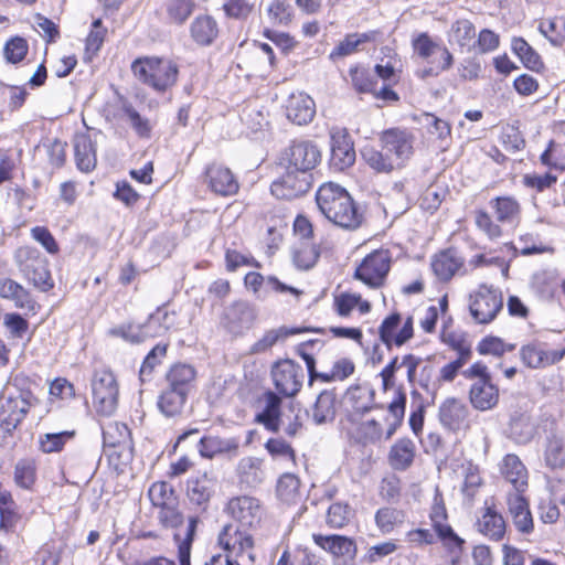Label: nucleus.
<instances>
[{"instance_id":"72a5a7b5","label":"nucleus","mask_w":565,"mask_h":565,"mask_svg":"<svg viewBox=\"0 0 565 565\" xmlns=\"http://www.w3.org/2000/svg\"><path fill=\"white\" fill-rule=\"evenodd\" d=\"M238 441L235 438H221L217 436L203 437L199 441V452L202 457L212 459L220 454L236 452Z\"/></svg>"},{"instance_id":"393cba45","label":"nucleus","mask_w":565,"mask_h":565,"mask_svg":"<svg viewBox=\"0 0 565 565\" xmlns=\"http://www.w3.org/2000/svg\"><path fill=\"white\" fill-rule=\"evenodd\" d=\"M315 543L335 557L353 559L356 555V544L352 539L342 535L313 534Z\"/></svg>"},{"instance_id":"a19ab883","label":"nucleus","mask_w":565,"mask_h":565,"mask_svg":"<svg viewBox=\"0 0 565 565\" xmlns=\"http://www.w3.org/2000/svg\"><path fill=\"white\" fill-rule=\"evenodd\" d=\"M237 475L241 482L248 487H256L265 479L262 460L254 457L242 458L237 465Z\"/></svg>"},{"instance_id":"b1692460","label":"nucleus","mask_w":565,"mask_h":565,"mask_svg":"<svg viewBox=\"0 0 565 565\" xmlns=\"http://www.w3.org/2000/svg\"><path fill=\"white\" fill-rule=\"evenodd\" d=\"M523 493L518 491L508 493L507 504L515 527L522 533H530L533 530V519Z\"/></svg>"},{"instance_id":"0eeeda50","label":"nucleus","mask_w":565,"mask_h":565,"mask_svg":"<svg viewBox=\"0 0 565 565\" xmlns=\"http://www.w3.org/2000/svg\"><path fill=\"white\" fill-rule=\"evenodd\" d=\"M92 392L96 412L104 416L113 415L117 408L119 395L115 375L108 370L95 371Z\"/></svg>"},{"instance_id":"a18cd8bd","label":"nucleus","mask_w":565,"mask_h":565,"mask_svg":"<svg viewBox=\"0 0 565 565\" xmlns=\"http://www.w3.org/2000/svg\"><path fill=\"white\" fill-rule=\"evenodd\" d=\"M299 488V479L292 473H285L278 480L277 495L282 502L295 504L301 499Z\"/></svg>"},{"instance_id":"1a4fd4ad","label":"nucleus","mask_w":565,"mask_h":565,"mask_svg":"<svg viewBox=\"0 0 565 565\" xmlns=\"http://www.w3.org/2000/svg\"><path fill=\"white\" fill-rule=\"evenodd\" d=\"M279 177L270 191L278 199L292 200L306 194L312 184V173L288 167H278Z\"/></svg>"},{"instance_id":"f3484780","label":"nucleus","mask_w":565,"mask_h":565,"mask_svg":"<svg viewBox=\"0 0 565 565\" xmlns=\"http://www.w3.org/2000/svg\"><path fill=\"white\" fill-rule=\"evenodd\" d=\"M256 319L255 310L246 302H235L227 308L224 326L234 335H242L249 330Z\"/></svg>"},{"instance_id":"58836bf2","label":"nucleus","mask_w":565,"mask_h":565,"mask_svg":"<svg viewBox=\"0 0 565 565\" xmlns=\"http://www.w3.org/2000/svg\"><path fill=\"white\" fill-rule=\"evenodd\" d=\"M311 415L317 425L333 420L335 416V394L332 391L321 392L312 406Z\"/></svg>"},{"instance_id":"4c0bfd02","label":"nucleus","mask_w":565,"mask_h":565,"mask_svg":"<svg viewBox=\"0 0 565 565\" xmlns=\"http://www.w3.org/2000/svg\"><path fill=\"white\" fill-rule=\"evenodd\" d=\"M511 49L526 68L534 72L544 68V63L539 53L523 38H513Z\"/></svg>"},{"instance_id":"5701e85b","label":"nucleus","mask_w":565,"mask_h":565,"mask_svg":"<svg viewBox=\"0 0 565 565\" xmlns=\"http://www.w3.org/2000/svg\"><path fill=\"white\" fill-rule=\"evenodd\" d=\"M192 41L202 47L211 46L220 34L217 21L210 14H199L190 24Z\"/></svg>"},{"instance_id":"a878e982","label":"nucleus","mask_w":565,"mask_h":565,"mask_svg":"<svg viewBox=\"0 0 565 565\" xmlns=\"http://www.w3.org/2000/svg\"><path fill=\"white\" fill-rule=\"evenodd\" d=\"M463 266V258L460 257L456 249H446L435 255L431 260V268L438 279L448 281Z\"/></svg>"},{"instance_id":"7ed1b4c3","label":"nucleus","mask_w":565,"mask_h":565,"mask_svg":"<svg viewBox=\"0 0 565 565\" xmlns=\"http://www.w3.org/2000/svg\"><path fill=\"white\" fill-rule=\"evenodd\" d=\"M14 260L22 276L35 288L46 291L53 287L47 259L36 248L30 246L18 248Z\"/></svg>"},{"instance_id":"69168bd1","label":"nucleus","mask_w":565,"mask_h":565,"mask_svg":"<svg viewBox=\"0 0 565 565\" xmlns=\"http://www.w3.org/2000/svg\"><path fill=\"white\" fill-rule=\"evenodd\" d=\"M476 35L475 25L469 20H458L452 25V38L460 46H466Z\"/></svg>"},{"instance_id":"8fccbe9b","label":"nucleus","mask_w":565,"mask_h":565,"mask_svg":"<svg viewBox=\"0 0 565 565\" xmlns=\"http://www.w3.org/2000/svg\"><path fill=\"white\" fill-rule=\"evenodd\" d=\"M352 434L359 443L369 445L381 440L383 429L375 419H369L358 424Z\"/></svg>"},{"instance_id":"412c9836","label":"nucleus","mask_w":565,"mask_h":565,"mask_svg":"<svg viewBox=\"0 0 565 565\" xmlns=\"http://www.w3.org/2000/svg\"><path fill=\"white\" fill-rule=\"evenodd\" d=\"M103 439L105 447L119 448V456L125 459L131 458L132 440L130 430L122 423L110 422L103 427Z\"/></svg>"},{"instance_id":"a211bd4d","label":"nucleus","mask_w":565,"mask_h":565,"mask_svg":"<svg viewBox=\"0 0 565 565\" xmlns=\"http://www.w3.org/2000/svg\"><path fill=\"white\" fill-rule=\"evenodd\" d=\"M206 181L210 189L222 196L234 195L238 191V182L227 167L212 163L206 169Z\"/></svg>"},{"instance_id":"bb28decb","label":"nucleus","mask_w":565,"mask_h":565,"mask_svg":"<svg viewBox=\"0 0 565 565\" xmlns=\"http://www.w3.org/2000/svg\"><path fill=\"white\" fill-rule=\"evenodd\" d=\"M265 402L266 406L257 415V422L263 424L268 430L278 431L280 426H285V418L290 419V416L280 409L281 399L275 393H267Z\"/></svg>"},{"instance_id":"20e7f679","label":"nucleus","mask_w":565,"mask_h":565,"mask_svg":"<svg viewBox=\"0 0 565 565\" xmlns=\"http://www.w3.org/2000/svg\"><path fill=\"white\" fill-rule=\"evenodd\" d=\"M31 393L21 390L14 383L8 382L0 393V426L6 431H11L22 422L26 415Z\"/></svg>"},{"instance_id":"5fc2aeb1","label":"nucleus","mask_w":565,"mask_h":565,"mask_svg":"<svg viewBox=\"0 0 565 565\" xmlns=\"http://www.w3.org/2000/svg\"><path fill=\"white\" fill-rule=\"evenodd\" d=\"M29 52L28 41L19 35L9 39L3 46V56L10 64L22 62Z\"/></svg>"},{"instance_id":"603ef678","label":"nucleus","mask_w":565,"mask_h":565,"mask_svg":"<svg viewBox=\"0 0 565 565\" xmlns=\"http://www.w3.org/2000/svg\"><path fill=\"white\" fill-rule=\"evenodd\" d=\"M194 9V0H169L167 3L168 18L178 25H182L193 13Z\"/></svg>"},{"instance_id":"c03bdc74","label":"nucleus","mask_w":565,"mask_h":565,"mask_svg":"<svg viewBox=\"0 0 565 565\" xmlns=\"http://www.w3.org/2000/svg\"><path fill=\"white\" fill-rule=\"evenodd\" d=\"M361 156L364 162L377 172L388 173L397 168L395 161L386 151L383 153L372 146L363 147Z\"/></svg>"},{"instance_id":"c756f323","label":"nucleus","mask_w":565,"mask_h":565,"mask_svg":"<svg viewBox=\"0 0 565 565\" xmlns=\"http://www.w3.org/2000/svg\"><path fill=\"white\" fill-rule=\"evenodd\" d=\"M497 222L501 224H516L521 217V205L513 196H497L489 202Z\"/></svg>"},{"instance_id":"774afa93","label":"nucleus","mask_w":565,"mask_h":565,"mask_svg":"<svg viewBox=\"0 0 565 565\" xmlns=\"http://www.w3.org/2000/svg\"><path fill=\"white\" fill-rule=\"evenodd\" d=\"M158 519L164 527L178 529L183 524L184 518L179 510V504H172L160 509Z\"/></svg>"},{"instance_id":"09e8293b","label":"nucleus","mask_w":565,"mask_h":565,"mask_svg":"<svg viewBox=\"0 0 565 565\" xmlns=\"http://www.w3.org/2000/svg\"><path fill=\"white\" fill-rule=\"evenodd\" d=\"M319 257L318 247L311 242H298L292 250L295 265L300 269L311 268Z\"/></svg>"},{"instance_id":"3c124183","label":"nucleus","mask_w":565,"mask_h":565,"mask_svg":"<svg viewBox=\"0 0 565 565\" xmlns=\"http://www.w3.org/2000/svg\"><path fill=\"white\" fill-rule=\"evenodd\" d=\"M196 524L198 520L195 518H190L184 536H181L180 533L174 534V539L179 543L178 555L180 565H190L191 546L194 539Z\"/></svg>"},{"instance_id":"aec40b11","label":"nucleus","mask_w":565,"mask_h":565,"mask_svg":"<svg viewBox=\"0 0 565 565\" xmlns=\"http://www.w3.org/2000/svg\"><path fill=\"white\" fill-rule=\"evenodd\" d=\"M565 355L564 350H544L540 344L529 343L520 349L522 362L531 369H542L559 362Z\"/></svg>"},{"instance_id":"cd10ccee","label":"nucleus","mask_w":565,"mask_h":565,"mask_svg":"<svg viewBox=\"0 0 565 565\" xmlns=\"http://www.w3.org/2000/svg\"><path fill=\"white\" fill-rule=\"evenodd\" d=\"M195 369L190 364L178 363L170 367L166 375L167 387L189 395L194 386Z\"/></svg>"},{"instance_id":"423d86ee","label":"nucleus","mask_w":565,"mask_h":565,"mask_svg":"<svg viewBox=\"0 0 565 565\" xmlns=\"http://www.w3.org/2000/svg\"><path fill=\"white\" fill-rule=\"evenodd\" d=\"M502 308V292L492 285L481 284L469 295V312L476 323L492 322Z\"/></svg>"},{"instance_id":"ddd939ff","label":"nucleus","mask_w":565,"mask_h":565,"mask_svg":"<svg viewBox=\"0 0 565 565\" xmlns=\"http://www.w3.org/2000/svg\"><path fill=\"white\" fill-rule=\"evenodd\" d=\"M391 266L388 250L380 249L367 255L355 271V277L365 285L376 288L382 285Z\"/></svg>"},{"instance_id":"680f3d73","label":"nucleus","mask_w":565,"mask_h":565,"mask_svg":"<svg viewBox=\"0 0 565 565\" xmlns=\"http://www.w3.org/2000/svg\"><path fill=\"white\" fill-rule=\"evenodd\" d=\"M74 436V431L45 434L40 438V448L45 454L60 451L65 443Z\"/></svg>"},{"instance_id":"e433bc0d","label":"nucleus","mask_w":565,"mask_h":565,"mask_svg":"<svg viewBox=\"0 0 565 565\" xmlns=\"http://www.w3.org/2000/svg\"><path fill=\"white\" fill-rule=\"evenodd\" d=\"M467 417V407L459 399L447 398L439 408L440 422L450 429L458 428Z\"/></svg>"},{"instance_id":"f704fd0d","label":"nucleus","mask_w":565,"mask_h":565,"mask_svg":"<svg viewBox=\"0 0 565 565\" xmlns=\"http://www.w3.org/2000/svg\"><path fill=\"white\" fill-rule=\"evenodd\" d=\"M0 297L13 301L15 307L21 309L33 307L30 292L11 278L0 279Z\"/></svg>"},{"instance_id":"6ab92c4d","label":"nucleus","mask_w":565,"mask_h":565,"mask_svg":"<svg viewBox=\"0 0 565 565\" xmlns=\"http://www.w3.org/2000/svg\"><path fill=\"white\" fill-rule=\"evenodd\" d=\"M469 399L478 411L492 409L499 402V388L491 382V377L478 379L471 384Z\"/></svg>"},{"instance_id":"9b49d317","label":"nucleus","mask_w":565,"mask_h":565,"mask_svg":"<svg viewBox=\"0 0 565 565\" xmlns=\"http://www.w3.org/2000/svg\"><path fill=\"white\" fill-rule=\"evenodd\" d=\"M271 377L280 394L292 397L301 390L306 374L300 364L287 359L273 365Z\"/></svg>"},{"instance_id":"2eb2a0df","label":"nucleus","mask_w":565,"mask_h":565,"mask_svg":"<svg viewBox=\"0 0 565 565\" xmlns=\"http://www.w3.org/2000/svg\"><path fill=\"white\" fill-rule=\"evenodd\" d=\"M227 512L242 526L253 527L262 519V507L256 498L242 495L233 498L227 503Z\"/></svg>"},{"instance_id":"f257e3e1","label":"nucleus","mask_w":565,"mask_h":565,"mask_svg":"<svg viewBox=\"0 0 565 565\" xmlns=\"http://www.w3.org/2000/svg\"><path fill=\"white\" fill-rule=\"evenodd\" d=\"M316 202L321 214L339 227L356 230L362 224L363 214L349 192L337 183H323L317 191Z\"/></svg>"},{"instance_id":"37998d69","label":"nucleus","mask_w":565,"mask_h":565,"mask_svg":"<svg viewBox=\"0 0 565 565\" xmlns=\"http://www.w3.org/2000/svg\"><path fill=\"white\" fill-rule=\"evenodd\" d=\"M213 492V481L206 473L188 481V497L196 505L209 502Z\"/></svg>"},{"instance_id":"bf43d9fd","label":"nucleus","mask_w":565,"mask_h":565,"mask_svg":"<svg viewBox=\"0 0 565 565\" xmlns=\"http://www.w3.org/2000/svg\"><path fill=\"white\" fill-rule=\"evenodd\" d=\"M403 520V513L394 508H382L375 514V522L382 533H390Z\"/></svg>"},{"instance_id":"49530a36","label":"nucleus","mask_w":565,"mask_h":565,"mask_svg":"<svg viewBox=\"0 0 565 565\" xmlns=\"http://www.w3.org/2000/svg\"><path fill=\"white\" fill-rule=\"evenodd\" d=\"M301 332L300 329H287L285 327L271 329L267 331L258 341L249 349L250 354H260L269 350L279 340L286 339L288 335Z\"/></svg>"},{"instance_id":"c9c22d12","label":"nucleus","mask_w":565,"mask_h":565,"mask_svg":"<svg viewBox=\"0 0 565 565\" xmlns=\"http://www.w3.org/2000/svg\"><path fill=\"white\" fill-rule=\"evenodd\" d=\"M406 407V393L402 386L396 390L395 398L388 404L387 411L390 416L386 418L387 428L385 439H390L402 425Z\"/></svg>"},{"instance_id":"473e14b6","label":"nucleus","mask_w":565,"mask_h":565,"mask_svg":"<svg viewBox=\"0 0 565 565\" xmlns=\"http://www.w3.org/2000/svg\"><path fill=\"white\" fill-rule=\"evenodd\" d=\"M535 434V426L526 413H514L509 423L508 435L518 444H527Z\"/></svg>"},{"instance_id":"0e129e2a","label":"nucleus","mask_w":565,"mask_h":565,"mask_svg":"<svg viewBox=\"0 0 565 565\" xmlns=\"http://www.w3.org/2000/svg\"><path fill=\"white\" fill-rule=\"evenodd\" d=\"M316 555L308 550L294 552L285 551L277 562V565H317Z\"/></svg>"},{"instance_id":"7c9ffc66","label":"nucleus","mask_w":565,"mask_h":565,"mask_svg":"<svg viewBox=\"0 0 565 565\" xmlns=\"http://www.w3.org/2000/svg\"><path fill=\"white\" fill-rule=\"evenodd\" d=\"M416 447L413 440L401 438L388 452L390 466L395 470H406L414 461Z\"/></svg>"},{"instance_id":"6e6552de","label":"nucleus","mask_w":565,"mask_h":565,"mask_svg":"<svg viewBox=\"0 0 565 565\" xmlns=\"http://www.w3.org/2000/svg\"><path fill=\"white\" fill-rule=\"evenodd\" d=\"M168 312L150 316L146 324L139 327L134 324H121L109 330L113 337H120L127 342L137 344L143 342L147 338L160 337L170 329L172 322L169 321Z\"/></svg>"},{"instance_id":"13d9d810","label":"nucleus","mask_w":565,"mask_h":565,"mask_svg":"<svg viewBox=\"0 0 565 565\" xmlns=\"http://www.w3.org/2000/svg\"><path fill=\"white\" fill-rule=\"evenodd\" d=\"M540 29L554 46H561L565 42V20L563 18H555L542 23Z\"/></svg>"},{"instance_id":"f03ea898","label":"nucleus","mask_w":565,"mask_h":565,"mask_svg":"<svg viewBox=\"0 0 565 565\" xmlns=\"http://www.w3.org/2000/svg\"><path fill=\"white\" fill-rule=\"evenodd\" d=\"M134 74L157 92H167L178 79V65L159 57H142L132 62Z\"/></svg>"},{"instance_id":"864d4df0","label":"nucleus","mask_w":565,"mask_h":565,"mask_svg":"<svg viewBox=\"0 0 565 565\" xmlns=\"http://www.w3.org/2000/svg\"><path fill=\"white\" fill-rule=\"evenodd\" d=\"M544 459L552 469L563 468L565 466V441L557 437L550 438L546 444Z\"/></svg>"},{"instance_id":"338daca9","label":"nucleus","mask_w":565,"mask_h":565,"mask_svg":"<svg viewBox=\"0 0 565 565\" xmlns=\"http://www.w3.org/2000/svg\"><path fill=\"white\" fill-rule=\"evenodd\" d=\"M268 13L275 23L287 25L292 19V9L282 0H275L268 8Z\"/></svg>"},{"instance_id":"4468645a","label":"nucleus","mask_w":565,"mask_h":565,"mask_svg":"<svg viewBox=\"0 0 565 565\" xmlns=\"http://www.w3.org/2000/svg\"><path fill=\"white\" fill-rule=\"evenodd\" d=\"M330 166L337 171H344L355 162L353 141L345 128L333 127L330 130Z\"/></svg>"},{"instance_id":"f8f14e48","label":"nucleus","mask_w":565,"mask_h":565,"mask_svg":"<svg viewBox=\"0 0 565 565\" xmlns=\"http://www.w3.org/2000/svg\"><path fill=\"white\" fill-rule=\"evenodd\" d=\"M383 149L392 157L397 168H402L414 153V135L405 129L391 128L381 134Z\"/></svg>"},{"instance_id":"2f4dec72","label":"nucleus","mask_w":565,"mask_h":565,"mask_svg":"<svg viewBox=\"0 0 565 565\" xmlns=\"http://www.w3.org/2000/svg\"><path fill=\"white\" fill-rule=\"evenodd\" d=\"M478 530L493 541H500L505 534V521L503 516L492 508H487L478 520Z\"/></svg>"},{"instance_id":"9d476101","label":"nucleus","mask_w":565,"mask_h":565,"mask_svg":"<svg viewBox=\"0 0 565 565\" xmlns=\"http://www.w3.org/2000/svg\"><path fill=\"white\" fill-rule=\"evenodd\" d=\"M320 160L321 152L315 143L295 141L281 152L278 167H288L311 173Z\"/></svg>"},{"instance_id":"052dcab7","label":"nucleus","mask_w":565,"mask_h":565,"mask_svg":"<svg viewBox=\"0 0 565 565\" xmlns=\"http://www.w3.org/2000/svg\"><path fill=\"white\" fill-rule=\"evenodd\" d=\"M515 349L514 344H508L502 339L498 337H487L481 340L478 344V352L480 354H492L495 356H501L505 352L513 351Z\"/></svg>"},{"instance_id":"79ce46f5","label":"nucleus","mask_w":565,"mask_h":565,"mask_svg":"<svg viewBox=\"0 0 565 565\" xmlns=\"http://www.w3.org/2000/svg\"><path fill=\"white\" fill-rule=\"evenodd\" d=\"M351 83L360 94H372L377 85L376 75L370 67L356 64L349 70Z\"/></svg>"},{"instance_id":"ea45409f","label":"nucleus","mask_w":565,"mask_h":565,"mask_svg":"<svg viewBox=\"0 0 565 565\" xmlns=\"http://www.w3.org/2000/svg\"><path fill=\"white\" fill-rule=\"evenodd\" d=\"M186 399L188 395L166 386L159 395L158 407L164 416L174 417L182 413Z\"/></svg>"},{"instance_id":"e2e57ef3","label":"nucleus","mask_w":565,"mask_h":565,"mask_svg":"<svg viewBox=\"0 0 565 565\" xmlns=\"http://www.w3.org/2000/svg\"><path fill=\"white\" fill-rule=\"evenodd\" d=\"M35 463L33 461H19L14 471V479L17 484L24 489H30L35 482Z\"/></svg>"},{"instance_id":"4d7b16f0","label":"nucleus","mask_w":565,"mask_h":565,"mask_svg":"<svg viewBox=\"0 0 565 565\" xmlns=\"http://www.w3.org/2000/svg\"><path fill=\"white\" fill-rule=\"evenodd\" d=\"M167 344H157L145 358L140 367V380L142 382L150 379L154 367L159 365L167 354Z\"/></svg>"},{"instance_id":"6e6d98bb","label":"nucleus","mask_w":565,"mask_h":565,"mask_svg":"<svg viewBox=\"0 0 565 565\" xmlns=\"http://www.w3.org/2000/svg\"><path fill=\"white\" fill-rule=\"evenodd\" d=\"M476 226L490 239H497L502 236V228L499 222L493 221L491 215L484 210L475 212Z\"/></svg>"},{"instance_id":"c85d7f7f","label":"nucleus","mask_w":565,"mask_h":565,"mask_svg":"<svg viewBox=\"0 0 565 565\" xmlns=\"http://www.w3.org/2000/svg\"><path fill=\"white\" fill-rule=\"evenodd\" d=\"M74 156L77 168L83 172L95 169L97 163L96 146L90 136L78 134L74 137Z\"/></svg>"},{"instance_id":"4be33fe9","label":"nucleus","mask_w":565,"mask_h":565,"mask_svg":"<svg viewBox=\"0 0 565 565\" xmlns=\"http://www.w3.org/2000/svg\"><path fill=\"white\" fill-rule=\"evenodd\" d=\"M500 471L503 478L513 487L514 491H526L529 486V472L516 455H505L500 463Z\"/></svg>"},{"instance_id":"39448f33","label":"nucleus","mask_w":565,"mask_h":565,"mask_svg":"<svg viewBox=\"0 0 565 565\" xmlns=\"http://www.w3.org/2000/svg\"><path fill=\"white\" fill-rule=\"evenodd\" d=\"M218 544L225 551L224 557L243 565H254V539L246 530H241L235 524H226L218 534Z\"/></svg>"},{"instance_id":"de8ad7c7","label":"nucleus","mask_w":565,"mask_h":565,"mask_svg":"<svg viewBox=\"0 0 565 565\" xmlns=\"http://www.w3.org/2000/svg\"><path fill=\"white\" fill-rule=\"evenodd\" d=\"M148 495L151 503L159 509L172 504H179V500L174 489L172 488V486L164 481L154 482L150 487Z\"/></svg>"},{"instance_id":"dca6fc26","label":"nucleus","mask_w":565,"mask_h":565,"mask_svg":"<svg viewBox=\"0 0 565 565\" xmlns=\"http://www.w3.org/2000/svg\"><path fill=\"white\" fill-rule=\"evenodd\" d=\"M399 323V313H393L385 318L380 326V338L386 347L390 348L392 344L401 347L413 337V318L407 317L401 330L396 332Z\"/></svg>"}]
</instances>
